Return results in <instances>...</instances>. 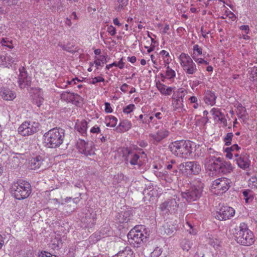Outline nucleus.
Segmentation results:
<instances>
[{
	"instance_id": "bb28decb",
	"label": "nucleus",
	"mask_w": 257,
	"mask_h": 257,
	"mask_svg": "<svg viewBox=\"0 0 257 257\" xmlns=\"http://www.w3.org/2000/svg\"><path fill=\"white\" fill-rule=\"evenodd\" d=\"M156 87L160 93L164 95H170L174 91V88L167 87L160 82H156Z\"/></svg>"
},
{
	"instance_id": "f03ea898",
	"label": "nucleus",
	"mask_w": 257,
	"mask_h": 257,
	"mask_svg": "<svg viewBox=\"0 0 257 257\" xmlns=\"http://www.w3.org/2000/svg\"><path fill=\"white\" fill-rule=\"evenodd\" d=\"M11 193L16 199H25L32 193L31 185L28 182L23 180L14 182L11 185Z\"/></svg>"
},
{
	"instance_id": "09e8293b",
	"label": "nucleus",
	"mask_w": 257,
	"mask_h": 257,
	"mask_svg": "<svg viewBox=\"0 0 257 257\" xmlns=\"http://www.w3.org/2000/svg\"><path fill=\"white\" fill-rule=\"evenodd\" d=\"M162 250L161 248L157 247L155 249L151 252V257H159L162 253Z\"/></svg>"
},
{
	"instance_id": "20e7f679",
	"label": "nucleus",
	"mask_w": 257,
	"mask_h": 257,
	"mask_svg": "<svg viewBox=\"0 0 257 257\" xmlns=\"http://www.w3.org/2000/svg\"><path fill=\"white\" fill-rule=\"evenodd\" d=\"M169 148L172 154L179 157L186 158L192 153L191 144L190 141L184 140L175 141L169 145Z\"/></svg>"
},
{
	"instance_id": "7ed1b4c3",
	"label": "nucleus",
	"mask_w": 257,
	"mask_h": 257,
	"mask_svg": "<svg viewBox=\"0 0 257 257\" xmlns=\"http://www.w3.org/2000/svg\"><path fill=\"white\" fill-rule=\"evenodd\" d=\"M236 231L235 237L238 243L249 246L254 242L253 234L245 223H241L236 229Z\"/></svg>"
},
{
	"instance_id": "603ef678",
	"label": "nucleus",
	"mask_w": 257,
	"mask_h": 257,
	"mask_svg": "<svg viewBox=\"0 0 257 257\" xmlns=\"http://www.w3.org/2000/svg\"><path fill=\"white\" fill-rule=\"evenodd\" d=\"M104 110L105 112H112L113 111L112 108L110 106V104L108 102H105L104 103Z\"/></svg>"
},
{
	"instance_id": "052dcab7",
	"label": "nucleus",
	"mask_w": 257,
	"mask_h": 257,
	"mask_svg": "<svg viewBox=\"0 0 257 257\" xmlns=\"http://www.w3.org/2000/svg\"><path fill=\"white\" fill-rule=\"evenodd\" d=\"M113 66L117 67V62H114L113 63L107 65L105 67V69L106 70H109L110 68H112Z\"/></svg>"
},
{
	"instance_id": "2f4dec72",
	"label": "nucleus",
	"mask_w": 257,
	"mask_h": 257,
	"mask_svg": "<svg viewBox=\"0 0 257 257\" xmlns=\"http://www.w3.org/2000/svg\"><path fill=\"white\" fill-rule=\"evenodd\" d=\"M166 70L165 72V75H164L163 74H161V77L162 78V81H164V79L167 78L168 79H172L174 78L176 76L175 71L171 69L169 65H167Z\"/></svg>"
},
{
	"instance_id": "39448f33",
	"label": "nucleus",
	"mask_w": 257,
	"mask_h": 257,
	"mask_svg": "<svg viewBox=\"0 0 257 257\" xmlns=\"http://www.w3.org/2000/svg\"><path fill=\"white\" fill-rule=\"evenodd\" d=\"M146 238L147 232L144 226H136L130 231V244L135 247H138Z\"/></svg>"
},
{
	"instance_id": "37998d69",
	"label": "nucleus",
	"mask_w": 257,
	"mask_h": 257,
	"mask_svg": "<svg viewBox=\"0 0 257 257\" xmlns=\"http://www.w3.org/2000/svg\"><path fill=\"white\" fill-rule=\"evenodd\" d=\"M2 46H6L10 49L13 48L12 42L7 38H3L1 41Z\"/></svg>"
},
{
	"instance_id": "49530a36",
	"label": "nucleus",
	"mask_w": 257,
	"mask_h": 257,
	"mask_svg": "<svg viewBox=\"0 0 257 257\" xmlns=\"http://www.w3.org/2000/svg\"><path fill=\"white\" fill-rule=\"evenodd\" d=\"M193 60L197 63L198 65L201 64H204L205 65H207L208 64V62L205 60L204 59L199 57V56L194 57L192 58Z\"/></svg>"
},
{
	"instance_id": "f257e3e1",
	"label": "nucleus",
	"mask_w": 257,
	"mask_h": 257,
	"mask_svg": "<svg viewBox=\"0 0 257 257\" xmlns=\"http://www.w3.org/2000/svg\"><path fill=\"white\" fill-rule=\"evenodd\" d=\"M44 143L48 148L59 147L63 143L64 131L61 128H52L44 134Z\"/></svg>"
},
{
	"instance_id": "774afa93",
	"label": "nucleus",
	"mask_w": 257,
	"mask_h": 257,
	"mask_svg": "<svg viewBox=\"0 0 257 257\" xmlns=\"http://www.w3.org/2000/svg\"><path fill=\"white\" fill-rule=\"evenodd\" d=\"M47 253H50L48 252L44 251L42 252L39 255V257H48V254Z\"/></svg>"
},
{
	"instance_id": "dca6fc26",
	"label": "nucleus",
	"mask_w": 257,
	"mask_h": 257,
	"mask_svg": "<svg viewBox=\"0 0 257 257\" xmlns=\"http://www.w3.org/2000/svg\"><path fill=\"white\" fill-rule=\"evenodd\" d=\"M187 174H198L201 171V167L197 162H187L183 165Z\"/></svg>"
},
{
	"instance_id": "a211bd4d",
	"label": "nucleus",
	"mask_w": 257,
	"mask_h": 257,
	"mask_svg": "<svg viewBox=\"0 0 257 257\" xmlns=\"http://www.w3.org/2000/svg\"><path fill=\"white\" fill-rule=\"evenodd\" d=\"M46 5L54 13H60L62 11L63 7L60 0H49Z\"/></svg>"
},
{
	"instance_id": "ea45409f",
	"label": "nucleus",
	"mask_w": 257,
	"mask_h": 257,
	"mask_svg": "<svg viewBox=\"0 0 257 257\" xmlns=\"http://www.w3.org/2000/svg\"><path fill=\"white\" fill-rule=\"evenodd\" d=\"M209 243L216 250L220 249V242L218 239L216 238H211L209 240Z\"/></svg>"
},
{
	"instance_id": "e2e57ef3",
	"label": "nucleus",
	"mask_w": 257,
	"mask_h": 257,
	"mask_svg": "<svg viewBox=\"0 0 257 257\" xmlns=\"http://www.w3.org/2000/svg\"><path fill=\"white\" fill-rule=\"evenodd\" d=\"M124 62L123 61L122 58H121L118 62H117V67L120 69H122L124 66Z\"/></svg>"
},
{
	"instance_id": "ddd939ff",
	"label": "nucleus",
	"mask_w": 257,
	"mask_h": 257,
	"mask_svg": "<svg viewBox=\"0 0 257 257\" xmlns=\"http://www.w3.org/2000/svg\"><path fill=\"white\" fill-rule=\"evenodd\" d=\"M146 161L147 156L144 152L142 151L134 154L130 162L131 165L133 168L130 167V169L141 170L142 166L146 163Z\"/></svg>"
},
{
	"instance_id": "c756f323",
	"label": "nucleus",
	"mask_w": 257,
	"mask_h": 257,
	"mask_svg": "<svg viewBox=\"0 0 257 257\" xmlns=\"http://www.w3.org/2000/svg\"><path fill=\"white\" fill-rule=\"evenodd\" d=\"M183 70L187 75H193L198 71L197 65L193 61L189 64L187 65Z\"/></svg>"
},
{
	"instance_id": "b1692460",
	"label": "nucleus",
	"mask_w": 257,
	"mask_h": 257,
	"mask_svg": "<svg viewBox=\"0 0 257 257\" xmlns=\"http://www.w3.org/2000/svg\"><path fill=\"white\" fill-rule=\"evenodd\" d=\"M43 91L41 89L37 88L33 90V100L38 107H40L43 102Z\"/></svg>"
},
{
	"instance_id": "a19ab883",
	"label": "nucleus",
	"mask_w": 257,
	"mask_h": 257,
	"mask_svg": "<svg viewBox=\"0 0 257 257\" xmlns=\"http://www.w3.org/2000/svg\"><path fill=\"white\" fill-rule=\"evenodd\" d=\"M181 245L184 250L188 251L191 248L192 243L189 240L184 239L182 241Z\"/></svg>"
},
{
	"instance_id": "4468645a",
	"label": "nucleus",
	"mask_w": 257,
	"mask_h": 257,
	"mask_svg": "<svg viewBox=\"0 0 257 257\" xmlns=\"http://www.w3.org/2000/svg\"><path fill=\"white\" fill-rule=\"evenodd\" d=\"M169 135V132L166 128L161 127L157 130L149 134V139L152 143L158 144L163 139L166 138Z\"/></svg>"
},
{
	"instance_id": "473e14b6",
	"label": "nucleus",
	"mask_w": 257,
	"mask_h": 257,
	"mask_svg": "<svg viewBox=\"0 0 257 257\" xmlns=\"http://www.w3.org/2000/svg\"><path fill=\"white\" fill-rule=\"evenodd\" d=\"M242 195L246 203H249L253 201L254 193L251 190L249 189L244 190L242 192Z\"/></svg>"
},
{
	"instance_id": "f8f14e48",
	"label": "nucleus",
	"mask_w": 257,
	"mask_h": 257,
	"mask_svg": "<svg viewBox=\"0 0 257 257\" xmlns=\"http://www.w3.org/2000/svg\"><path fill=\"white\" fill-rule=\"evenodd\" d=\"M187 93V91L182 88L178 89L177 91L174 92L172 96V104L176 109H182L183 99ZM181 110H178V112H180Z\"/></svg>"
},
{
	"instance_id": "9d476101",
	"label": "nucleus",
	"mask_w": 257,
	"mask_h": 257,
	"mask_svg": "<svg viewBox=\"0 0 257 257\" xmlns=\"http://www.w3.org/2000/svg\"><path fill=\"white\" fill-rule=\"evenodd\" d=\"M179 201V198L176 196H174L173 198L161 203L159 208L162 211L174 213L178 210Z\"/></svg>"
},
{
	"instance_id": "5701e85b",
	"label": "nucleus",
	"mask_w": 257,
	"mask_h": 257,
	"mask_svg": "<svg viewBox=\"0 0 257 257\" xmlns=\"http://www.w3.org/2000/svg\"><path fill=\"white\" fill-rule=\"evenodd\" d=\"M78 151L85 156H90L93 154L92 150L88 146V144L83 140H80L77 143Z\"/></svg>"
},
{
	"instance_id": "412c9836",
	"label": "nucleus",
	"mask_w": 257,
	"mask_h": 257,
	"mask_svg": "<svg viewBox=\"0 0 257 257\" xmlns=\"http://www.w3.org/2000/svg\"><path fill=\"white\" fill-rule=\"evenodd\" d=\"M17 61L16 57H12L11 55H0V67H9Z\"/></svg>"
},
{
	"instance_id": "8fccbe9b",
	"label": "nucleus",
	"mask_w": 257,
	"mask_h": 257,
	"mask_svg": "<svg viewBox=\"0 0 257 257\" xmlns=\"http://www.w3.org/2000/svg\"><path fill=\"white\" fill-rule=\"evenodd\" d=\"M100 133V129L97 125H95L92 127L90 130V133L93 135H97Z\"/></svg>"
},
{
	"instance_id": "f704fd0d",
	"label": "nucleus",
	"mask_w": 257,
	"mask_h": 257,
	"mask_svg": "<svg viewBox=\"0 0 257 257\" xmlns=\"http://www.w3.org/2000/svg\"><path fill=\"white\" fill-rule=\"evenodd\" d=\"M203 55V49L198 44H195L193 46L192 53L191 54L192 58L201 56Z\"/></svg>"
},
{
	"instance_id": "1a4fd4ad",
	"label": "nucleus",
	"mask_w": 257,
	"mask_h": 257,
	"mask_svg": "<svg viewBox=\"0 0 257 257\" xmlns=\"http://www.w3.org/2000/svg\"><path fill=\"white\" fill-rule=\"evenodd\" d=\"M49 167L47 159L41 155L32 157L29 162V168L31 170L46 169Z\"/></svg>"
},
{
	"instance_id": "bf43d9fd",
	"label": "nucleus",
	"mask_w": 257,
	"mask_h": 257,
	"mask_svg": "<svg viewBox=\"0 0 257 257\" xmlns=\"http://www.w3.org/2000/svg\"><path fill=\"white\" fill-rule=\"evenodd\" d=\"M126 255H127V253L126 250H125V251H122L121 252H119L114 257H127Z\"/></svg>"
},
{
	"instance_id": "6e6552de",
	"label": "nucleus",
	"mask_w": 257,
	"mask_h": 257,
	"mask_svg": "<svg viewBox=\"0 0 257 257\" xmlns=\"http://www.w3.org/2000/svg\"><path fill=\"white\" fill-rule=\"evenodd\" d=\"M39 127V124L34 121H26L18 128L19 133L23 136L32 135L36 133Z\"/></svg>"
},
{
	"instance_id": "6ab92c4d",
	"label": "nucleus",
	"mask_w": 257,
	"mask_h": 257,
	"mask_svg": "<svg viewBox=\"0 0 257 257\" xmlns=\"http://www.w3.org/2000/svg\"><path fill=\"white\" fill-rule=\"evenodd\" d=\"M216 98L217 96L213 91L207 90L204 93L203 101L208 105H214L216 103Z\"/></svg>"
},
{
	"instance_id": "4be33fe9",
	"label": "nucleus",
	"mask_w": 257,
	"mask_h": 257,
	"mask_svg": "<svg viewBox=\"0 0 257 257\" xmlns=\"http://www.w3.org/2000/svg\"><path fill=\"white\" fill-rule=\"evenodd\" d=\"M16 93L8 88H0V96L5 100H13L16 97Z\"/></svg>"
},
{
	"instance_id": "c9c22d12",
	"label": "nucleus",
	"mask_w": 257,
	"mask_h": 257,
	"mask_svg": "<svg viewBox=\"0 0 257 257\" xmlns=\"http://www.w3.org/2000/svg\"><path fill=\"white\" fill-rule=\"evenodd\" d=\"M159 54L163 60L165 66H167V65H169L172 61L169 53L163 50L160 52Z\"/></svg>"
},
{
	"instance_id": "0e129e2a",
	"label": "nucleus",
	"mask_w": 257,
	"mask_h": 257,
	"mask_svg": "<svg viewBox=\"0 0 257 257\" xmlns=\"http://www.w3.org/2000/svg\"><path fill=\"white\" fill-rule=\"evenodd\" d=\"M240 151H234L233 153H232V158H233V157L234 156L235 157V159H237V158L239 157L240 156Z\"/></svg>"
},
{
	"instance_id": "5fc2aeb1",
	"label": "nucleus",
	"mask_w": 257,
	"mask_h": 257,
	"mask_svg": "<svg viewBox=\"0 0 257 257\" xmlns=\"http://www.w3.org/2000/svg\"><path fill=\"white\" fill-rule=\"evenodd\" d=\"M151 59L153 63L154 67L157 69L159 66V62L155 59V57L153 55H151Z\"/></svg>"
},
{
	"instance_id": "f3484780",
	"label": "nucleus",
	"mask_w": 257,
	"mask_h": 257,
	"mask_svg": "<svg viewBox=\"0 0 257 257\" xmlns=\"http://www.w3.org/2000/svg\"><path fill=\"white\" fill-rule=\"evenodd\" d=\"M235 161L238 166L242 169L245 170L250 166V161L248 156L245 154H240L239 157L235 159Z\"/></svg>"
},
{
	"instance_id": "58836bf2",
	"label": "nucleus",
	"mask_w": 257,
	"mask_h": 257,
	"mask_svg": "<svg viewBox=\"0 0 257 257\" xmlns=\"http://www.w3.org/2000/svg\"><path fill=\"white\" fill-rule=\"evenodd\" d=\"M73 96L72 93L67 91H63L61 94V99L65 101H69L72 99Z\"/></svg>"
},
{
	"instance_id": "338daca9",
	"label": "nucleus",
	"mask_w": 257,
	"mask_h": 257,
	"mask_svg": "<svg viewBox=\"0 0 257 257\" xmlns=\"http://www.w3.org/2000/svg\"><path fill=\"white\" fill-rule=\"evenodd\" d=\"M76 80H77L76 77L72 79L70 81H67V84L69 85H73L76 84Z\"/></svg>"
},
{
	"instance_id": "4c0bfd02",
	"label": "nucleus",
	"mask_w": 257,
	"mask_h": 257,
	"mask_svg": "<svg viewBox=\"0 0 257 257\" xmlns=\"http://www.w3.org/2000/svg\"><path fill=\"white\" fill-rule=\"evenodd\" d=\"M249 79L252 81H257V66L251 68L248 71Z\"/></svg>"
},
{
	"instance_id": "aec40b11",
	"label": "nucleus",
	"mask_w": 257,
	"mask_h": 257,
	"mask_svg": "<svg viewBox=\"0 0 257 257\" xmlns=\"http://www.w3.org/2000/svg\"><path fill=\"white\" fill-rule=\"evenodd\" d=\"M156 176L160 179L165 181L168 183L172 182L177 175H175L174 173L171 171H165L164 172H155Z\"/></svg>"
},
{
	"instance_id": "7c9ffc66",
	"label": "nucleus",
	"mask_w": 257,
	"mask_h": 257,
	"mask_svg": "<svg viewBox=\"0 0 257 257\" xmlns=\"http://www.w3.org/2000/svg\"><path fill=\"white\" fill-rule=\"evenodd\" d=\"M241 148L237 144H234L230 147H227L224 149V152L226 153L225 156L229 159H232V153L234 151H240Z\"/></svg>"
},
{
	"instance_id": "79ce46f5",
	"label": "nucleus",
	"mask_w": 257,
	"mask_h": 257,
	"mask_svg": "<svg viewBox=\"0 0 257 257\" xmlns=\"http://www.w3.org/2000/svg\"><path fill=\"white\" fill-rule=\"evenodd\" d=\"M171 164H169L167 165L166 168L167 170L168 171L172 172L173 173H174V174H175V175H177L178 173L177 168L176 165H173V164L175 163V161L171 160Z\"/></svg>"
},
{
	"instance_id": "72a5a7b5",
	"label": "nucleus",
	"mask_w": 257,
	"mask_h": 257,
	"mask_svg": "<svg viewBox=\"0 0 257 257\" xmlns=\"http://www.w3.org/2000/svg\"><path fill=\"white\" fill-rule=\"evenodd\" d=\"M222 11L224 12V14H223L222 16H221V18L223 19H226L227 18H228L231 21H234L235 20L236 17L235 15L228 9H227L224 5L223 6Z\"/></svg>"
},
{
	"instance_id": "13d9d810",
	"label": "nucleus",
	"mask_w": 257,
	"mask_h": 257,
	"mask_svg": "<svg viewBox=\"0 0 257 257\" xmlns=\"http://www.w3.org/2000/svg\"><path fill=\"white\" fill-rule=\"evenodd\" d=\"M151 113H144V114H141L140 116H139V117L141 119V120H144L143 119V118H144V117H148L149 116V119H150V120H152L153 118H154L153 116V115H150Z\"/></svg>"
},
{
	"instance_id": "2eb2a0df",
	"label": "nucleus",
	"mask_w": 257,
	"mask_h": 257,
	"mask_svg": "<svg viewBox=\"0 0 257 257\" xmlns=\"http://www.w3.org/2000/svg\"><path fill=\"white\" fill-rule=\"evenodd\" d=\"M235 214L234 209L229 206H222L216 213V218L220 220H226Z\"/></svg>"
},
{
	"instance_id": "423d86ee",
	"label": "nucleus",
	"mask_w": 257,
	"mask_h": 257,
	"mask_svg": "<svg viewBox=\"0 0 257 257\" xmlns=\"http://www.w3.org/2000/svg\"><path fill=\"white\" fill-rule=\"evenodd\" d=\"M231 182L230 179L221 177L215 180L212 182L211 191L216 195L222 194L226 192L230 187Z\"/></svg>"
},
{
	"instance_id": "393cba45",
	"label": "nucleus",
	"mask_w": 257,
	"mask_h": 257,
	"mask_svg": "<svg viewBox=\"0 0 257 257\" xmlns=\"http://www.w3.org/2000/svg\"><path fill=\"white\" fill-rule=\"evenodd\" d=\"M193 59L188 54L182 52L178 57V62L183 69L187 65L192 62Z\"/></svg>"
},
{
	"instance_id": "864d4df0",
	"label": "nucleus",
	"mask_w": 257,
	"mask_h": 257,
	"mask_svg": "<svg viewBox=\"0 0 257 257\" xmlns=\"http://www.w3.org/2000/svg\"><path fill=\"white\" fill-rule=\"evenodd\" d=\"M186 225L189 228V229H187L188 231H189V232L190 234H196V231L193 229V226L190 223L187 222Z\"/></svg>"
},
{
	"instance_id": "680f3d73",
	"label": "nucleus",
	"mask_w": 257,
	"mask_h": 257,
	"mask_svg": "<svg viewBox=\"0 0 257 257\" xmlns=\"http://www.w3.org/2000/svg\"><path fill=\"white\" fill-rule=\"evenodd\" d=\"M128 89V86L126 84H123L120 87V90L123 92H126L127 91Z\"/></svg>"
},
{
	"instance_id": "c03bdc74",
	"label": "nucleus",
	"mask_w": 257,
	"mask_h": 257,
	"mask_svg": "<svg viewBox=\"0 0 257 257\" xmlns=\"http://www.w3.org/2000/svg\"><path fill=\"white\" fill-rule=\"evenodd\" d=\"M106 125L107 126L113 127L116 124L117 119L116 117L111 116L109 118V119H106Z\"/></svg>"
},
{
	"instance_id": "e433bc0d",
	"label": "nucleus",
	"mask_w": 257,
	"mask_h": 257,
	"mask_svg": "<svg viewBox=\"0 0 257 257\" xmlns=\"http://www.w3.org/2000/svg\"><path fill=\"white\" fill-rule=\"evenodd\" d=\"M23 68L22 70H20V75L19 78V86L23 88L25 87L26 85H27V83L25 82V78L26 77V73L25 71H23Z\"/></svg>"
},
{
	"instance_id": "c85d7f7f",
	"label": "nucleus",
	"mask_w": 257,
	"mask_h": 257,
	"mask_svg": "<svg viewBox=\"0 0 257 257\" xmlns=\"http://www.w3.org/2000/svg\"><path fill=\"white\" fill-rule=\"evenodd\" d=\"M233 171V167L231 164L229 162L224 161L222 159L220 165V168L218 173H222L223 174H228Z\"/></svg>"
},
{
	"instance_id": "de8ad7c7",
	"label": "nucleus",
	"mask_w": 257,
	"mask_h": 257,
	"mask_svg": "<svg viewBox=\"0 0 257 257\" xmlns=\"http://www.w3.org/2000/svg\"><path fill=\"white\" fill-rule=\"evenodd\" d=\"M104 79L101 76H97L92 78L91 80H90L89 83L92 84H95L97 83L104 82Z\"/></svg>"
},
{
	"instance_id": "9b49d317",
	"label": "nucleus",
	"mask_w": 257,
	"mask_h": 257,
	"mask_svg": "<svg viewBox=\"0 0 257 257\" xmlns=\"http://www.w3.org/2000/svg\"><path fill=\"white\" fill-rule=\"evenodd\" d=\"M222 158L209 156L207 157L204 162V166L206 170L210 172H218L220 168Z\"/></svg>"
},
{
	"instance_id": "a878e982",
	"label": "nucleus",
	"mask_w": 257,
	"mask_h": 257,
	"mask_svg": "<svg viewBox=\"0 0 257 257\" xmlns=\"http://www.w3.org/2000/svg\"><path fill=\"white\" fill-rule=\"evenodd\" d=\"M88 122L84 120H77L75 123V128L82 136H85L87 135Z\"/></svg>"
},
{
	"instance_id": "69168bd1",
	"label": "nucleus",
	"mask_w": 257,
	"mask_h": 257,
	"mask_svg": "<svg viewBox=\"0 0 257 257\" xmlns=\"http://www.w3.org/2000/svg\"><path fill=\"white\" fill-rule=\"evenodd\" d=\"M145 48L147 49V52L148 53H150L154 50V48H155V45L151 44V45L150 47L146 46Z\"/></svg>"
},
{
	"instance_id": "4d7b16f0",
	"label": "nucleus",
	"mask_w": 257,
	"mask_h": 257,
	"mask_svg": "<svg viewBox=\"0 0 257 257\" xmlns=\"http://www.w3.org/2000/svg\"><path fill=\"white\" fill-rule=\"evenodd\" d=\"M189 100L190 101V102L191 103H194L196 104H195L194 105V107L195 108H197V105H198V104L196 103L197 102V98L196 96H191L189 98Z\"/></svg>"
},
{
	"instance_id": "a18cd8bd",
	"label": "nucleus",
	"mask_w": 257,
	"mask_h": 257,
	"mask_svg": "<svg viewBox=\"0 0 257 257\" xmlns=\"http://www.w3.org/2000/svg\"><path fill=\"white\" fill-rule=\"evenodd\" d=\"M233 134L232 133H227L224 138V142L226 146H229L231 144V141L233 138Z\"/></svg>"
},
{
	"instance_id": "6e6d98bb",
	"label": "nucleus",
	"mask_w": 257,
	"mask_h": 257,
	"mask_svg": "<svg viewBox=\"0 0 257 257\" xmlns=\"http://www.w3.org/2000/svg\"><path fill=\"white\" fill-rule=\"evenodd\" d=\"M239 29L243 31L246 34H248L249 31V26L248 25H242Z\"/></svg>"
},
{
	"instance_id": "cd10ccee",
	"label": "nucleus",
	"mask_w": 257,
	"mask_h": 257,
	"mask_svg": "<svg viewBox=\"0 0 257 257\" xmlns=\"http://www.w3.org/2000/svg\"><path fill=\"white\" fill-rule=\"evenodd\" d=\"M107 55L103 54L102 56H95L94 62H93L96 67V69H98L99 67H102L106 63Z\"/></svg>"
},
{
	"instance_id": "3c124183",
	"label": "nucleus",
	"mask_w": 257,
	"mask_h": 257,
	"mask_svg": "<svg viewBox=\"0 0 257 257\" xmlns=\"http://www.w3.org/2000/svg\"><path fill=\"white\" fill-rule=\"evenodd\" d=\"M107 32L111 35V36H114L116 34V30L115 28L110 25L108 26L107 27Z\"/></svg>"
},
{
	"instance_id": "0eeeda50",
	"label": "nucleus",
	"mask_w": 257,
	"mask_h": 257,
	"mask_svg": "<svg viewBox=\"0 0 257 257\" xmlns=\"http://www.w3.org/2000/svg\"><path fill=\"white\" fill-rule=\"evenodd\" d=\"M203 188V184L200 183L194 185L186 192L181 193L182 197L189 202L196 201L200 197Z\"/></svg>"
}]
</instances>
